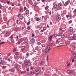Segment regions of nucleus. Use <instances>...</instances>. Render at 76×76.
<instances>
[{
    "mask_svg": "<svg viewBox=\"0 0 76 76\" xmlns=\"http://www.w3.org/2000/svg\"><path fill=\"white\" fill-rule=\"evenodd\" d=\"M24 63L26 66L29 67L31 65V62L30 60L26 59L24 61Z\"/></svg>",
    "mask_w": 76,
    "mask_h": 76,
    "instance_id": "f257e3e1",
    "label": "nucleus"
},
{
    "mask_svg": "<svg viewBox=\"0 0 76 76\" xmlns=\"http://www.w3.org/2000/svg\"><path fill=\"white\" fill-rule=\"evenodd\" d=\"M50 50H51V48H50V45H49L46 49V50H45V53H48L49 51H50Z\"/></svg>",
    "mask_w": 76,
    "mask_h": 76,
    "instance_id": "f03ea898",
    "label": "nucleus"
},
{
    "mask_svg": "<svg viewBox=\"0 0 76 76\" xmlns=\"http://www.w3.org/2000/svg\"><path fill=\"white\" fill-rule=\"evenodd\" d=\"M70 4V1L68 0L65 3V4H64V6L65 7H66V6H67V5L68 4Z\"/></svg>",
    "mask_w": 76,
    "mask_h": 76,
    "instance_id": "7ed1b4c3",
    "label": "nucleus"
},
{
    "mask_svg": "<svg viewBox=\"0 0 76 76\" xmlns=\"http://www.w3.org/2000/svg\"><path fill=\"white\" fill-rule=\"evenodd\" d=\"M60 19H61V16H60V15H58L56 17L57 21H59Z\"/></svg>",
    "mask_w": 76,
    "mask_h": 76,
    "instance_id": "20e7f679",
    "label": "nucleus"
},
{
    "mask_svg": "<svg viewBox=\"0 0 76 76\" xmlns=\"http://www.w3.org/2000/svg\"><path fill=\"white\" fill-rule=\"evenodd\" d=\"M68 39L69 41H72V40H75V38L73 36H71Z\"/></svg>",
    "mask_w": 76,
    "mask_h": 76,
    "instance_id": "39448f33",
    "label": "nucleus"
},
{
    "mask_svg": "<svg viewBox=\"0 0 76 76\" xmlns=\"http://www.w3.org/2000/svg\"><path fill=\"white\" fill-rule=\"evenodd\" d=\"M53 35H52L51 36H49L48 38V40L50 41H52V40L53 39Z\"/></svg>",
    "mask_w": 76,
    "mask_h": 76,
    "instance_id": "423d86ee",
    "label": "nucleus"
},
{
    "mask_svg": "<svg viewBox=\"0 0 76 76\" xmlns=\"http://www.w3.org/2000/svg\"><path fill=\"white\" fill-rule=\"evenodd\" d=\"M10 33L9 31H7L5 35L7 36V37H9L10 35Z\"/></svg>",
    "mask_w": 76,
    "mask_h": 76,
    "instance_id": "0eeeda50",
    "label": "nucleus"
},
{
    "mask_svg": "<svg viewBox=\"0 0 76 76\" xmlns=\"http://www.w3.org/2000/svg\"><path fill=\"white\" fill-rule=\"evenodd\" d=\"M13 35H12L10 37V38L11 39V42H13L14 41V40L13 39Z\"/></svg>",
    "mask_w": 76,
    "mask_h": 76,
    "instance_id": "6e6552de",
    "label": "nucleus"
},
{
    "mask_svg": "<svg viewBox=\"0 0 76 76\" xmlns=\"http://www.w3.org/2000/svg\"><path fill=\"white\" fill-rule=\"evenodd\" d=\"M76 58V53H74L73 55L72 58L75 59Z\"/></svg>",
    "mask_w": 76,
    "mask_h": 76,
    "instance_id": "1a4fd4ad",
    "label": "nucleus"
},
{
    "mask_svg": "<svg viewBox=\"0 0 76 76\" xmlns=\"http://www.w3.org/2000/svg\"><path fill=\"white\" fill-rule=\"evenodd\" d=\"M69 30L70 32H72V31H73V28L72 27H70L69 28Z\"/></svg>",
    "mask_w": 76,
    "mask_h": 76,
    "instance_id": "9d476101",
    "label": "nucleus"
},
{
    "mask_svg": "<svg viewBox=\"0 0 76 76\" xmlns=\"http://www.w3.org/2000/svg\"><path fill=\"white\" fill-rule=\"evenodd\" d=\"M30 42L31 43H34L35 42V39L34 38L31 39L30 40Z\"/></svg>",
    "mask_w": 76,
    "mask_h": 76,
    "instance_id": "9b49d317",
    "label": "nucleus"
},
{
    "mask_svg": "<svg viewBox=\"0 0 76 76\" xmlns=\"http://www.w3.org/2000/svg\"><path fill=\"white\" fill-rule=\"evenodd\" d=\"M25 46H22L21 47V50H25Z\"/></svg>",
    "mask_w": 76,
    "mask_h": 76,
    "instance_id": "f8f14e48",
    "label": "nucleus"
},
{
    "mask_svg": "<svg viewBox=\"0 0 76 76\" xmlns=\"http://www.w3.org/2000/svg\"><path fill=\"white\" fill-rule=\"evenodd\" d=\"M22 41H22V40L20 39H19L18 40V44H20V42H22Z\"/></svg>",
    "mask_w": 76,
    "mask_h": 76,
    "instance_id": "ddd939ff",
    "label": "nucleus"
},
{
    "mask_svg": "<svg viewBox=\"0 0 76 76\" xmlns=\"http://www.w3.org/2000/svg\"><path fill=\"white\" fill-rule=\"evenodd\" d=\"M72 72V71L71 70H68L67 71V73L68 74H70Z\"/></svg>",
    "mask_w": 76,
    "mask_h": 76,
    "instance_id": "4468645a",
    "label": "nucleus"
},
{
    "mask_svg": "<svg viewBox=\"0 0 76 76\" xmlns=\"http://www.w3.org/2000/svg\"><path fill=\"white\" fill-rule=\"evenodd\" d=\"M10 71H12V72H14L15 71V69L14 68H12L11 69H10Z\"/></svg>",
    "mask_w": 76,
    "mask_h": 76,
    "instance_id": "2eb2a0df",
    "label": "nucleus"
},
{
    "mask_svg": "<svg viewBox=\"0 0 76 76\" xmlns=\"http://www.w3.org/2000/svg\"><path fill=\"white\" fill-rule=\"evenodd\" d=\"M19 66V65L17 63L15 64L14 65V67L15 68H18Z\"/></svg>",
    "mask_w": 76,
    "mask_h": 76,
    "instance_id": "dca6fc26",
    "label": "nucleus"
},
{
    "mask_svg": "<svg viewBox=\"0 0 76 76\" xmlns=\"http://www.w3.org/2000/svg\"><path fill=\"white\" fill-rule=\"evenodd\" d=\"M26 15H28V14L29 13V10H27L26 11Z\"/></svg>",
    "mask_w": 76,
    "mask_h": 76,
    "instance_id": "f3484780",
    "label": "nucleus"
},
{
    "mask_svg": "<svg viewBox=\"0 0 76 76\" xmlns=\"http://www.w3.org/2000/svg\"><path fill=\"white\" fill-rule=\"evenodd\" d=\"M22 8L21 7H20V10H19V12L21 13L22 12Z\"/></svg>",
    "mask_w": 76,
    "mask_h": 76,
    "instance_id": "a211bd4d",
    "label": "nucleus"
},
{
    "mask_svg": "<svg viewBox=\"0 0 76 76\" xmlns=\"http://www.w3.org/2000/svg\"><path fill=\"white\" fill-rule=\"evenodd\" d=\"M59 39H57L56 41V44H58L59 42Z\"/></svg>",
    "mask_w": 76,
    "mask_h": 76,
    "instance_id": "6ab92c4d",
    "label": "nucleus"
},
{
    "mask_svg": "<svg viewBox=\"0 0 76 76\" xmlns=\"http://www.w3.org/2000/svg\"><path fill=\"white\" fill-rule=\"evenodd\" d=\"M35 19L36 21H39V20H40V19H39V18H38V17H36Z\"/></svg>",
    "mask_w": 76,
    "mask_h": 76,
    "instance_id": "aec40b11",
    "label": "nucleus"
},
{
    "mask_svg": "<svg viewBox=\"0 0 76 76\" xmlns=\"http://www.w3.org/2000/svg\"><path fill=\"white\" fill-rule=\"evenodd\" d=\"M45 64V62L44 61H42L40 63V65H43Z\"/></svg>",
    "mask_w": 76,
    "mask_h": 76,
    "instance_id": "412c9836",
    "label": "nucleus"
},
{
    "mask_svg": "<svg viewBox=\"0 0 76 76\" xmlns=\"http://www.w3.org/2000/svg\"><path fill=\"white\" fill-rule=\"evenodd\" d=\"M4 63H5V62H4V61H2L1 64H2V65H4Z\"/></svg>",
    "mask_w": 76,
    "mask_h": 76,
    "instance_id": "4be33fe9",
    "label": "nucleus"
},
{
    "mask_svg": "<svg viewBox=\"0 0 76 76\" xmlns=\"http://www.w3.org/2000/svg\"><path fill=\"white\" fill-rule=\"evenodd\" d=\"M61 38H66V37L64 34H62L61 35Z\"/></svg>",
    "mask_w": 76,
    "mask_h": 76,
    "instance_id": "5701e85b",
    "label": "nucleus"
},
{
    "mask_svg": "<svg viewBox=\"0 0 76 76\" xmlns=\"http://www.w3.org/2000/svg\"><path fill=\"white\" fill-rule=\"evenodd\" d=\"M37 2H35L33 4V6H34V7H36V6H37Z\"/></svg>",
    "mask_w": 76,
    "mask_h": 76,
    "instance_id": "b1692460",
    "label": "nucleus"
},
{
    "mask_svg": "<svg viewBox=\"0 0 76 76\" xmlns=\"http://www.w3.org/2000/svg\"><path fill=\"white\" fill-rule=\"evenodd\" d=\"M72 48L73 50H75V46H73L72 47Z\"/></svg>",
    "mask_w": 76,
    "mask_h": 76,
    "instance_id": "393cba45",
    "label": "nucleus"
},
{
    "mask_svg": "<svg viewBox=\"0 0 76 76\" xmlns=\"http://www.w3.org/2000/svg\"><path fill=\"white\" fill-rule=\"evenodd\" d=\"M58 37H60V36H61V33H59L58 34Z\"/></svg>",
    "mask_w": 76,
    "mask_h": 76,
    "instance_id": "a878e982",
    "label": "nucleus"
},
{
    "mask_svg": "<svg viewBox=\"0 0 76 76\" xmlns=\"http://www.w3.org/2000/svg\"><path fill=\"white\" fill-rule=\"evenodd\" d=\"M2 61H3L2 58H0V64L1 63V62H2Z\"/></svg>",
    "mask_w": 76,
    "mask_h": 76,
    "instance_id": "bb28decb",
    "label": "nucleus"
},
{
    "mask_svg": "<svg viewBox=\"0 0 76 76\" xmlns=\"http://www.w3.org/2000/svg\"><path fill=\"white\" fill-rule=\"evenodd\" d=\"M30 74H31L32 75H34V74H35V73H34V72H32V71L30 72Z\"/></svg>",
    "mask_w": 76,
    "mask_h": 76,
    "instance_id": "cd10ccee",
    "label": "nucleus"
},
{
    "mask_svg": "<svg viewBox=\"0 0 76 76\" xmlns=\"http://www.w3.org/2000/svg\"><path fill=\"white\" fill-rule=\"evenodd\" d=\"M20 19H23V16L21 15L20 16Z\"/></svg>",
    "mask_w": 76,
    "mask_h": 76,
    "instance_id": "c85d7f7f",
    "label": "nucleus"
},
{
    "mask_svg": "<svg viewBox=\"0 0 76 76\" xmlns=\"http://www.w3.org/2000/svg\"><path fill=\"white\" fill-rule=\"evenodd\" d=\"M26 73V71H22L21 72V75H22L23 73V74H25V73Z\"/></svg>",
    "mask_w": 76,
    "mask_h": 76,
    "instance_id": "c756f323",
    "label": "nucleus"
},
{
    "mask_svg": "<svg viewBox=\"0 0 76 76\" xmlns=\"http://www.w3.org/2000/svg\"><path fill=\"white\" fill-rule=\"evenodd\" d=\"M72 22V20H70L68 22V23H69V24H70V23H71Z\"/></svg>",
    "mask_w": 76,
    "mask_h": 76,
    "instance_id": "7c9ffc66",
    "label": "nucleus"
},
{
    "mask_svg": "<svg viewBox=\"0 0 76 76\" xmlns=\"http://www.w3.org/2000/svg\"><path fill=\"white\" fill-rule=\"evenodd\" d=\"M48 9V6H46L45 8V10H47V9Z\"/></svg>",
    "mask_w": 76,
    "mask_h": 76,
    "instance_id": "2f4dec72",
    "label": "nucleus"
},
{
    "mask_svg": "<svg viewBox=\"0 0 76 76\" xmlns=\"http://www.w3.org/2000/svg\"><path fill=\"white\" fill-rule=\"evenodd\" d=\"M61 5V3H59L58 4V7H60Z\"/></svg>",
    "mask_w": 76,
    "mask_h": 76,
    "instance_id": "473e14b6",
    "label": "nucleus"
},
{
    "mask_svg": "<svg viewBox=\"0 0 76 76\" xmlns=\"http://www.w3.org/2000/svg\"><path fill=\"white\" fill-rule=\"evenodd\" d=\"M43 29L44 31H45V30L47 29V28L46 27H43Z\"/></svg>",
    "mask_w": 76,
    "mask_h": 76,
    "instance_id": "72a5a7b5",
    "label": "nucleus"
},
{
    "mask_svg": "<svg viewBox=\"0 0 76 76\" xmlns=\"http://www.w3.org/2000/svg\"><path fill=\"white\" fill-rule=\"evenodd\" d=\"M27 29H28V30H29L30 29H31V28L30 27H29V26H28L27 28Z\"/></svg>",
    "mask_w": 76,
    "mask_h": 76,
    "instance_id": "f704fd0d",
    "label": "nucleus"
},
{
    "mask_svg": "<svg viewBox=\"0 0 76 76\" xmlns=\"http://www.w3.org/2000/svg\"><path fill=\"white\" fill-rule=\"evenodd\" d=\"M31 23V21H28V22H27V25H29V24H30V23Z\"/></svg>",
    "mask_w": 76,
    "mask_h": 76,
    "instance_id": "c9c22d12",
    "label": "nucleus"
},
{
    "mask_svg": "<svg viewBox=\"0 0 76 76\" xmlns=\"http://www.w3.org/2000/svg\"><path fill=\"white\" fill-rule=\"evenodd\" d=\"M73 37H74L75 38H76V34H74L73 35Z\"/></svg>",
    "mask_w": 76,
    "mask_h": 76,
    "instance_id": "e433bc0d",
    "label": "nucleus"
},
{
    "mask_svg": "<svg viewBox=\"0 0 76 76\" xmlns=\"http://www.w3.org/2000/svg\"><path fill=\"white\" fill-rule=\"evenodd\" d=\"M15 55H16V56L18 55H19V53L17 52L15 53Z\"/></svg>",
    "mask_w": 76,
    "mask_h": 76,
    "instance_id": "4c0bfd02",
    "label": "nucleus"
},
{
    "mask_svg": "<svg viewBox=\"0 0 76 76\" xmlns=\"http://www.w3.org/2000/svg\"><path fill=\"white\" fill-rule=\"evenodd\" d=\"M54 7L55 8H56V7H57V4H55L54 5Z\"/></svg>",
    "mask_w": 76,
    "mask_h": 76,
    "instance_id": "58836bf2",
    "label": "nucleus"
},
{
    "mask_svg": "<svg viewBox=\"0 0 76 76\" xmlns=\"http://www.w3.org/2000/svg\"><path fill=\"white\" fill-rule=\"evenodd\" d=\"M4 43V42H1L0 43V45H1V44H3Z\"/></svg>",
    "mask_w": 76,
    "mask_h": 76,
    "instance_id": "ea45409f",
    "label": "nucleus"
},
{
    "mask_svg": "<svg viewBox=\"0 0 76 76\" xmlns=\"http://www.w3.org/2000/svg\"><path fill=\"white\" fill-rule=\"evenodd\" d=\"M5 0H1V3H3Z\"/></svg>",
    "mask_w": 76,
    "mask_h": 76,
    "instance_id": "a19ab883",
    "label": "nucleus"
},
{
    "mask_svg": "<svg viewBox=\"0 0 76 76\" xmlns=\"http://www.w3.org/2000/svg\"><path fill=\"white\" fill-rule=\"evenodd\" d=\"M57 35H58L57 34H55L54 35V37H57Z\"/></svg>",
    "mask_w": 76,
    "mask_h": 76,
    "instance_id": "79ce46f5",
    "label": "nucleus"
},
{
    "mask_svg": "<svg viewBox=\"0 0 76 76\" xmlns=\"http://www.w3.org/2000/svg\"><path fill=\"white\" fill-rule=\"evenodd\" d=\"M75 59L73 58L72 60V63H73V62L75 61Z\"/></svg>",
    "mask_w": 76,
    "mask_h": 76,
    "instance_id": "37998d69",
    "label": "nucleus"
},
{
    "mask_svg": "<svg viewBox=\"0 0 76 76\" xmlns=\"http://www.w3.org/2000/svg\"><path fill=\"white\" fill-rule=\"evenodd\" d=\"M36 72H37L36 73V74H37L36 75H38V73H39V70H38Z\"/></svg>",
    "mask_w": 76,
    "mask_h": 76,
    "instance_id": "c03bdc74",
    "label": "nucleus"
},
{
    "mask_svg": "<svg viewBox=\"0 0 76 76\" xmlns=\"http://www.w3.org/2000/svg\"><path fill=\"white\" fill-rule=\"evenodd\" d=\"M61 15L62 16H64V13H62L61 14Z\"/></svg>",
    "mask_w": 76,
    "mask_h": 76,
    "instance_id": "a18cd8bd",
    "label": "nucleus"
},
{
    "mask_svg": "<svg viewBox=\"0 0 76 76\" xmlns=\"http://www.w3.org/2000/svg\"><path fill=\"white\" fill-rule=\"evenodd\" d=\"M44 30H41L40 31V32H44Z\"/></svg>",
    "mask_w": 76,
    "mask_h": 76,
    "instance_id": "49530a36",
    "label": "nucleus"
},
{
    "mask_svg": "<svg viewBox=\"0 0 76 76\" xmlns=\"http://www.w3.org/2000/svg\"><path fill=\"white\" fill-rule=\"evenodd\" d=\"M19 20H17V24H18V23H19L18 22H19Z\"/></svg>",
    "mask_w": 76,
    "mask_h": 76,
    "instance_id": "de8ad7c7",
    "label": "nucleus"
},
{
    "mask_svg": "<svg viewBox=\"0 0 76 76\" xmlns=\"http://www.w3.org/2000/svg\"><path fill=\"white\" fill-rule=\"evenodd\" d=\"M2 67L3 68H4V69H6V67L5 66H3Z\"/></svg>",
    "mask_w": 76,
    "mask_h": 76,
    "instance_id": "09e8293b",
    "label": "nucleus"
},
{
    "mask_svg": "<svg viewBox=\"0 0 76 76\" xmlns=\"http://www.w3.org/2000/svg\"><path fill=\"white\" fill-rule=\"evenodd\" d=\"M69 15H66V18H67V19H68V18H69Z\"/></svg>",
    "mask_w": 76,
    "mask_h": 76,
    "instance_id": "8fccbe9b",
    "label": "nucleus"
},
{
    "mask_svg": "<svg viewBox=\"0 0 76 76\" xmlns=\"http://www.w3.org/2000/svg\"><path fill=\"white\" fill-rule=\"evenodd\" d=\"M49 15H51V11H50V12H49Z\"/></svg>",
    "mask_w": 76,
    "mask_h": 76,
    "instance_id": "3c124183",
    "label": "nucleus"
},
{
    "mask_svg": "<svg viewBox=\"0 0 76 76\" xmlns=\"http://www.w3.org/2000/svg\"><path fill=\"white\" fill-rule=\"evenodd\" d=\"M7 4H9L10 3V1H8L7 2Z\"/></svg>",
    "mask_w": 76,
    "mask_h": 76,
    "instance_id": "603ef678",
    "label": "nucleus"
},
{
    "mask_svg": "<svg viewBox=\"0 0 76 76\" xmlns=\"http://www.w3.org/2000/svg\"><path fill=\"white\" fill-rule=\"evenodd\" d=\"M38 45H40L41 43L40 42H38L37 43Z\"/></svg>",
    "mask_w": 76,
    "mask_h": 76,
    "instance_id": "864d4df0",
    "label": "nucleus"
},
{
    "mask_svg": "<svg viewBox=\"0 0 76 76\" xmlns=\"http://www.w3.org/2000/svg\"><path fill=\"white\" fill-rule=\"evenodd\" d=\"M10 56V53H9L8 54L7 56Z\"/></svg>",
    "mask_w": 76,
    "mask_h": 76,
    "instance_id": "5fc2aeb1",
    "label": "nucleus"
},
{
    "mask_svg": "<svg viewBox=\"0 0 76 76\" xmlns=\"http://www.w3.org/2000/svg\"><path fill=\"white\" fill-rule=\"evenodd\" d=\"M12 6H15V4L12 3Z\"/></svg>",
    "mask_w": 76,
    "mask_h": 76,
    "instance_id": "6e6d98bb",
    "label": "nucleus"
},
{
    "mask_svg": "<svg viewBox=\"0 0 76 76\" xmlns=\"http://www.w3.org/2000/svg\"><path fill=\"white\" fill-rule=\"evenodd\" d=\"M16 48H15L14 49V50L13 51V52H15V51H16Z\"/></svg>",
    "mask_w": 76,
    "mask_h": 76,
    "instance_id": "4d7b16f0",
    "label": "nucleus"
},
{
    "mask_svg": "<svg viewBox=\"0 0 76 76\" xmlns=\"http://www.w3.org/2000/svg\"><path fill=\"white\" fill-rule=\"evenodd\" d=\"M7 60L8 61H9L10 62V59H9V58H8V59H7Z\"/></svg>",
    "mask_w": 76,
    "mask_h": 76,
    "instance_id": "13d9d810",
    "label": "nucleus"
},
{
    "mask_svg": "<svg viewBox=\"0 0 76 76\" xmlns=\"http://www.w3.org/2000/svg\"><path fill=\"white\" fill-rule=\"evenodd\" d=\"M24 10H26V9H27V8H26V7H24Z\"/></svg>",
    "mask_w": 76,
    "mask_h": 76,
    "instance_id": "bf43d9fd",
    "label": "nucleus"
},
{
    "mask_svg": "<svg viewBox=\"0 0 76 76\" xmlns=\"http://www.w3.org/2000/svg\"><path fill=\"white\" fill-rule=\"evenodd\" d=\"M27 75H29L30 74L28 72L26 74Z\"/></svg>",
    "mask_w": 76,
    "mask_h": 76,
    "instance_id": "052dcab7",
    "label": "nucleus"
},
{
    "mask_svg": "<svg viewBox=\"0 0 76 76\" xmlns=\"http://www.w3.org/2000/svg\"><path fill=\"white\" fill-rule=\"evenodd\" d=\"M70 64L69 63L67 65V66H69V65H70Z\"/></svg>",
    "mask_w": 76,
    "mask_h": 76,
    "instance_id": "680f3d73",
    "label": "nucleus"
},
{
    "mask_svg": "<svg viewBox=\"0 0 76 76\" xmlns=\"http://www.w3.org/2000/svg\"><path fill=\"white\" fill-rule=\"evenodd\" d=\"M26 56H29V53H26Z\"/></svg>",
    "mask_w": 76,
    "mask_h": 76,
    "instance_id": "e2e57ef3",
    "label": "nucleus"
},
{
    "mask_svg": "<svg viewBox=\"0 0 76 76\" xmlns=\"http://www.w3.org/2000/svg\"><path fill=\"white\" fill-rule=\"evenodd\" d=\"M34 37V34H32V37Z\"/></svg>",
    "mask_w": 76,
    "mask_h": 76,
    "instance_id": "0e129e2a",
    "label": "nucleus"
},
{
    "mask_svg": "<svg viewBox=\"0 0 76 76\" xmlns=\"http://www.w3.org/2000/svg\"><path fill=\"white\" fill-rule=\"evenodd\" d=\"M69 17L70 18H72V15H71L69 16Z\"/></svg>",
    "mask_w": 76,
    "mask_h": 76,
    "instance_id": "69168bd1",
    "label": "nucleus"
},
{
    "mask_svg": "<svg viewBox=\"0 0 76 76\" xmlns=\"http://www.w3.org/2000/svg\"><path fill=\"white\" fill-rule=\"evenodd\" d=\"M47 60L48 61V56H47Z\"/></svg>",
    "mask_w": 76,
    "mask_h": 76,
    "instance_id": "338daca9",
    "label": "nucleus"
},
{
    "mask_svg": "<svg viewBox=\"0 0 76 76\" xmlns=\"http://www.w3.org/2000/svg\"><path fill=\"white\" fill-rule=\"evenodd\" d=\"M45 76H50V75H48V74H46Z\"/></svg>",
    "mask_w": 76,
    "mask_h": 76,
    "instance_id": "774afa93",
    "label": "nucleus"
}]
</instances>
